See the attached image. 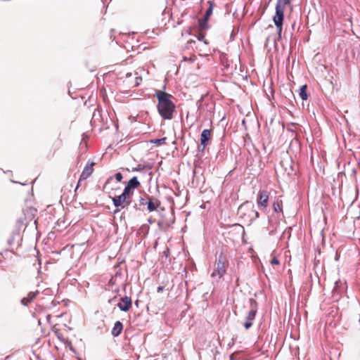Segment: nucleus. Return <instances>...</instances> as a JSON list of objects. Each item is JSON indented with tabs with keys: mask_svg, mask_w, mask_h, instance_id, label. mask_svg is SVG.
<instances>
[{
	"mask_svg": "<svg viewBox=\"0 0 360 360\" xmlns=\"http://www.w3.org/2000/svg\"><path fill=\"white\" fill-rule=\"evenodd\" d=\"M155 96L158 98L157 109L163 120H170L174 117L176 105L172 100L173 96L162 90H156Z\"/></svg>",
	"mask_w": 360,
	"mask_h": 360,
	"instance_id": "1",
	"label": "nucleus"
},
{
	"mask_svg": "<svg viewBox=\"0 0 360 360\" xmlns=\"http://www.w3.org/2000/svg\"><path fill=\"white\" fill-rule=\"evenodd\" d=\"M290 0H277L275 8V15L273 16L272 20L276 27L278 39H281L282 38L285 7L286 6H290Z\"/></svg>",
	"mask_w": 360,
	"mask_h": 360,
	"instance_id": "2",
	"label": "nucleus"
},
{
	"mask_svg": "<svg viewBox=\"0 0 360 360\" xmlns=\"http://www.w3.org/2000/svg\"><path fill=\"white\" fill-rule=\"evenodd\" d=\"M228 262L226 255L223 252H221L216 259L215 269L211 274L212 277L219 276V278H222L226 272V263Z\"/></svg>",
	"mask_w": 360,
	"mask_h": 360,
	"instance_id": "3",
	"label": "nucleus"
},
{
	"mask_svg": "<svg viewBox=\"0 0 360 360\" xmlns=\"http://www.w3.org/2000/svg\"><path fill=\"white\" fill-rule=\"evenodd\" d=\"M250 303L252 309L249 311L246 317L245 321L244 322V328L246 330L250 329L253 325V321L255 319L257 314V302L255 300L250 298Z\"/></svg>",
	"mask_w": 360,
	"mask_h": 360,
	"instance_id": "4",
	"label": "nucleus"
},
{
	"mask_svg": "<svg viewBox=\"0 0 360 360\" xmlns=\"http://www.w3.org/2000/svg\"><path fill=\"white\" fill-rule=\"evenodd\" d=\"M94 165H95V162H94L89 161L87 162V164L84 167V168L80 175V177L79 179V181H78L77 184L75 188V191H77V189L79 188V184L82 181L86 180L91 175V174L94 172Z\"/></svg>",
	"mask_w": 360,
	"mask_h": 360,
	"instance_id": "5",
	"label": "nucleus"
},
{
	"mask_svg": "<svg viewBox=\"0 0 360 360\" xmlns=\"http://www.w3.org/2000/svg\"><path fill=\"white\" fill-rule=\"evenodd\" d=\"M269 192L266 190H260L257 195V202L259 207L266 208L269 202Z\"/></svg>",
	"mask_w": 360,
	"mask_h": 360,
	"instance_id": "6",
	"label": "nucleus"
},
{
	"mask_svg": "<svg viewBox=\"0 0 360 360\" xmlns=\"http://www.w3.org/2000/svg\"><path fill=\"white\" fill-rule=\"evenodd\" d=\"M161 202L156 198L152 195H148V201H147V210L151 212L153 211L158 210L160 208L163 210V208L160 207Z\"/></svg>",
	"mask_w": 360,
	"mask_h": 360,
	"instance_id": "7",
	"label": "nucleus"
},
{
	"mask_svg": "<svg viewBox=\"0 0 360 360\" xmlns=\"http://www.w3.org/2000/svg\"><path fill=\"white\" fill-rule=\"evenodd\" d=\"M117 306L120 311L124 312L128 311L132 306L131 297L129 296H124L121 297L120 302L117 304Z\"/></svg>",
	"mask_w": 360,
	"mask_h": 360,
	"instance_id": "8",
	"label": "nucleus"
},
{
	"mask_svg": "<svg viewBox=\"0 0 360 360\" xmlns=\"http://www.w3.org/2000/svg\"><path fill=\"white\" fill-rule=\"evenodd\" d=\"M21 241V234L18 233V232L12 231L11 236L7 240V243L11 247L15 246V248H18L20 245Z\"/></svg>",
	"mask_w": 360,
	"mask_h": 360,
	"instance_id": "9",
	"label": "nucleus"
},
{
	"mask_svg": "<svg viewBox=\"0 0 360 360\" xmlns=\"http://www.w3.org/2000/svg\"><path fill=\"white\" fill-rule=\"evenodd\" d=\"M127 200V198L123 195L122 193L119 195H115L112 198L113 205L117 208L115 213L120 211L121 209L124 208V202Z\"/></svg>",
	"mask_w": 360,
	"mask_h": 360,
	"instance_id": "10",
	"label": "nucleus"
},
{
	"mask_svg": "<svg viewBox=\"0 0 360 360\" xmlns=\"http://www.w3.org/2000/svg\"><path fill=\"white\" fill-rule=\"evenodd\" d=\"M212 136V129H205L202 130L200 134V143L203 146H207L210 143Z\"/></svg>",
	"mask_w": 360,
	"mask_h": 360,
	"instance_id": "11",
	"label": "nucleus"
},
{
	"mask_svg": "<svg viewBox=\"0 0 360 360\" xmlns=\"http://www.w3.org/2000/svg\"><path fill=\"white\" fill-rule=\"evenodd\" d=\"M39 294V291L37 290L35 292H30L27 293L26 297H22L20 300V303L22 305L27 307L30 303H31L37 295Z\"/></svg>",
	"mask_w": 360,
	"mask_h": 360,
	"instance_id": "12",
	"label": "nucleus"
},
{
	"mask_svg": "<svg viewBox=\"0 0 360 360\" xmlns=\"http://www.w3.org/2000/svg\"><path fill=\"white\" fill-rule=\"evenodd\" d=\"M123 330V324L120 321H117L112 329L111 333L113 337L119 336Z\"/></svg>",
	"mask_w": 360,
	"mask_h": 360,
	"instance_id": "13",
	"label": "nucleus"
},
{
	"mask_svg": "<svg viewBox=\"0 0 360 360\" xmlns=\"http://www.w3.org/2000/svg\"><path fill=\"white\" fill-rule=\"evenodd\" d=\"M126 186L133 191L141 186L140 181L138 180L137 176H133L129 181L127 183Z\"/></svg>",
	"mask_w": 360,
	"mask_h": 360,
	"instance_id": "14",
	"label": "nucleus"
},
{
	"mask_svg": "<svg viewBox=\"0 0 360 360\" xmlns=\"http://www.w3.org/2000/svg\"><path fill=\"white\" fill-rule=\"evenodd\" d=\"M25 218H19L16 220L15 229L13 231V232H18V233L21 234V231L23 229L25 226Z\"/></svg>",
	"mask_w": 360,
	"mask_h": 360,
	"instance_id": "15",
	"label": "nucleus"
},
{
	"mask_svg": "<svg viewBox=\"0 0 360 360\" xmlns=\"http://www.w3.org/2000/svg\"><path fill=\"white\" fill-rule=\"evenodd\" d=\"M307 85H302L299 89V96L302 98V101H306L308 98V94L307 92Z\"/></svg>",
	"mask_w": 360,
	"mask_h": 360,
	"instance_id": "16",
	"label": "nucleus"
},
{
	"mask_svg": "<svg viewBox=\"0 0 360 360\" xmlns=\"http://www.w3.org/2000/svg\"><path fill=\"white\" fill-rule=\"evenodd\" d=\"M273 209L274 212H283V202L282 200H276L273 203Z\"/></svg>",
	"mask_w": 360,
	"mask_h": 360,
	"instance_id": "17",
	"label": "nucleus"
},
{
	"mask_svg": "<svg viewBox=\"0 0 360 360\" xmlns=\"http://www.w3.org/2000/svg\"><path fill=\"white\" fill-rule=\"evenodd\" d=\"M167 140V137H163L161 139H153L150 141V143L156 144L158 146H162L165 143Z\"/></svg>",
	"mask_w": 360,
	"mask_h": 360,
	"instance_id": "18",
	"label": "nucleus"
},
{
	"mask_svg": "<svg viewBox=\"0 0 360 360\" xmlns=\"http://www.w3.org/2000/svg\"><path fill=\"white\" fill-rule=\"evenodd\" d=\"M207 4H209V7L206 10V11L205 13V15H207V16L210 18V16H211V15L212 14V12H213L214 3L212 1H208Z\"/></svg>",
	"mask_w": 360,
	"mask_h": 360,
	"instance_id": "19",
	"label": "nucleus"
},
{
	"mask_svg": "<svg viewBox=\"0 0 360 360\" xmlns=\"http://www.w3.org/2000/svg\"><path fill=\"white\" fill-rule=\"evenodd\" d=\"M122 194L123 195H124L126 198L132 197V195L134 194V191L132 189L129 188V187H127V186H125Z\"/></svg>",
	"mask_w": 360,
	"mask_h": 360,
	"instance_id": "20",
	"label": "nucleus"
},
{
	"mask_svg": "<svg viewBox=\"0 0 360 360\" xmlns=\"http://www.w3.org/2000/svg\"><path fill=\"white\" fill-rule=\"evenodd\" d=\"M158 227L161 230L166 231L169 227V224L168 222H165L163 221H159L158 222Z\"/></svg>",
	"mask_w": 360,
	"mask_h": 360,
	"instance_id": "21",
	"label": "nucleus"
},
{
	"mask_svg": "<svg viewBox=\"0 0 360 360\" xmlns=\"http://www.w3.org/2000/svg\"><path fill=\"white\" fill-rule=\"evenodd\" d=\"M198 27L200 30H207L209 27L208 23L202 19L198 21Z\"/></svg>",
	"mask_w": 360,
	"mask_h": 360,
	"instance_id": "22",
	"label": "nucleus"
},
{
	"mask_svg": "<svg viewBox=\"0 0 360 360\" xmlns=\"http://www.w3.org/2000/svg\"><path fill=\"white\" fill-rule=\"evenodd\" d=\"M292 146H295L298 150H300V143L298 139H294L291 141L289 148L291 149Z\"/></svg>",
	"mask_w": 360,
	"mask_h": 360,
	"instance_id": "23",
	"label": "nucleus"
},
{
	"mask_svg": "<svg viewBox=\"0 0 360 360\" xmlns=\"http://www.w3.org/2000/svg\"><path fill=\"white\" fill-rule=\"evenodd\" d=\"M65 347H68V349L72 352L74 354H76L77 352H76V349H75V347L72 346V342L70 340H69L68 339L67 340H65V342L64 343Z\"/></svg>",
	"mask_w": 360,
	"mask_h": 360,
	"instance_id": "24",
	"label": "nucleus"
},
{
	"mask_svg": "<svg viewBox=\"0 0 360 360\" xmlns=\"http://www.w3.org/2000/svg\"><path fill=\"white\" fill-rule=\"evenodd\" d=\"M146 167L145 165L139 164L137 165V167H133L131 171L132 172H141V171L144 170L146 169Z\"/></svg>",
	"mask_w": 360,
	"mask_h": 360,
	"instance_id": "25",
	"label": "nucleus"
},
{
	"mask_svg": "<svg viewBox=\"0 0 360 360\" xmlns=\"http://www.w3.org/2000/svg\"><path fill=\"white\" fill-rule=\"evenodd\" d=\"M146 197H148V195L146 194ZM139 205H147V201H148V198H145L142 196H141L139 198Z\"/></svg>",
	"mask_w": 360,
	"mask_h": 360,
	"instance_id": "26",
	"label": "nucleus"
},
{
	"mask_svg": "<svg viewBox=\"0 0 360 360\" xmlns=\"http://www.w3.org/2000/svg\"><path fill=\"white\" fill-rule=\"evenodd\" d=\"M56 336H57L58 339L60 342H63V343H65V340H68V339L65 338L63 337V334H62V333H60L56 332Z\"/></svg>",
	"mask_w": 360,
	"mask_h": 360,
	"instance_id": "27",
	"label": "nucleus"
},
{
	"mask_svg": "<svg viewBox=\"0 0 360 360\" xmlns=\"http://www.w3.org/2000/svg\"><path fill=\"white\" fill-rule=\"evenodd\" d=\"M115 178L117 180V181L120 182L123 179V176L121 172H117L115 174Z\"/></svg>",
	"mask_w": 360,
	"mask_h": 360,
	"instance_id": "28",
	"label": "nucleus"
},
{
	"mask_svg": "<svg viewBox=\"0 0 360 360\" xmlns=\"http://www.w3.org/2000/svg\"><path fill=\"white\" fill-rule=\"evenodd\" d=\"M206 147H207V146H203L202 143H200V144H198V147H197L198 152H199V153L204 152Z\"/></svg>",
	"mask_w": 360,
	"mask_h": 360,
	"instance_id": "29",
	"label": "nucleus"
},
{
	"mask_svg": "<svg viewBox=\"0 0 360 360\" xmlns=\"http://www.w3.org/2000/svg\"><path fill=\"white\" fill-rule=\"evenodd\" d=\"M183 60H184V61H188V62H190L191 63H193V62L195 61V56H193V57L188 58V57H186V56H184V57L183 58Z\"/></svg>",
	"mask_w": 360,
	"mask_h": 360,
	"instance_id": "30",
	"label": "nucleus"
},
{
	"mask_svg": "<svg viewBox=\"0 0 360 360\" xmlns=\"http://www.w3.org/2000/svg\"><path fill=\"white\" fill-rule=\"evenodd\" d=\"M131 202H132L131 197H127V200L124 202V208L127 207V206H129V205H131Z\"/></svg>",
	"mask_w": 360,
	"mask_h": 360,
	"instance_id": "31",
	"label": "nucleus"
},
{
	"mask_svg": "<svg viewBox=\"0 0 360 360\" xmlns=\"http://www.w3.org/2000/svg\"><path fill=\"white\" fill-rule=\"evenodd\" d=\"M252 212H254L255 217H254V218H252V219H250V224H251V223H252V221H253L255 219H257V218H259V212H258V211H257V210H253Z\"/></svg>",
	"mask_w": 360,
	"mask_h": 360,
	"instance_id": "32",
	"label": "nucleus"
},
{
	"mask_svg": "<svg viewBox=\"0 0 360 360\" xmlns=\"http://www.w3.org/2000/svg\"><path fill=\"white\" fill-rule=\"evenodd\" d=\"M333 294H334V295H335V293H338V294H340V291H339V290H338V281H336V282L335 283V287H334V288H333Z\"/></svg>",
	"mask_w": 360,
	"mask_h": 360,
	"instance_id": "33",
	"label": "nucleus"
},
{
	"mask_svg": "<svg viewBox=\"0 0 360 360\" xmlns=\"http://www.w3.org/2000/svg\"><path fill=\"white\" fill-rule=\"evenodd\" d=\"M279 260L276 257H274L271 260V264L272 265H278L279 264Z\"/></svg>",
	"mask_w": 360,
	"mask_h": 360,
	"instance_id": "34",
	"label": "nucleus"
},
{
	"mask_svg": "<svg viewBox=\"0 0 360 360\" xmlns=\"http://www.w3.org/2000/svg\"><path fill=\"white\" fill-rule=\"evenodd\" d=\"M295 27H296V20H294L291 25V30H292V32H290V37H292V35H293V31L295 30Z\"/></svg>",
	"mask_w": 360,
	"mask_h": 360,
	"instance_id": "35",
	"label": "nucleus"
},
{
	"mask_svg": "<svg viewBox=\"0 0 360 360\" xmlns=\"http://www.w3.org/2000/svg\"><path fill=\"white\" fill-rule=\"evenodd\" d=\"M204 38H205V34L203 33H200L197 37V39L199 41H202L204 39Z\"/></svg>",
	"mask_w": 360,
	"mask_h": 360,
	"instance_id": "36",
	"label": "nucleus"
},
{
	"mask_svg": "<svg viewBox=\"0 0 360 360\" xmlns=\"http://www.w3.org/2000/svg\"><path fill=\"white\" fill-rule=\"evenodd\" d=\"M195 40H193V39L189 40V41L187 42L186 48H187V49H189V48H190V46H191L192 44H195Z\"/></svg>",
	"mask_w": 360,
	"mask_h": 360,
	"instance_id": "37",
	"label": "nucleus"
},
{
	"mask_svg": "<svg viewBox=\"0 0 360 360\" xmlns=\"http://www.w3.org/2000/svg\"><path fill=\"white\" fill-rule=\"evenodd\" d=\"M116 299H117V296H114L112 298L109 299L108 302L109 304H112L115 302Z\"/></svg>",
	"mask_w": 360,
	"mask_h": 360,
	"instance_id": "38",
	"label": "nucleus"
},
{
	"mask_svg": "<svg viewBox=\"0 0 360 360\" xmlns=\"http://www.w3.org/2000/svg\"><path fill=\"white\" fill-rule=\"evenodd\" d=\"M276 231V228L274 227V229L269 231V234L270 236H274V235H275Z\"/></svg>",
	"mask_w": 360,
	"mask_h": 360,
	"instance_id": "39",
	"label": "nucleus"
},
{
	"mask_svg": "<svg viewBox=\"0 0 360 360\" xmlns=\"http://www.w3.org/2000/svg\"><path fill=\"white\" fill-rule=\"evenodd\" d=\"M164 288H165L164 286L160 285L157 288V292H162L164 290Z\"/></svg>",
	"mask_w": 360,
	"mask_h": 360,
	"instance_id": "40",
	"label": "nucleus"
},
{
	"mask_svg": "<svg viewBox=\"0 0 360 360\" xmlns=\"http://www.w3.org/2000/svg\"><path fill=\"white\" fill-rule=\"evenodd\" d=\"M209 19H210V17L207 16V15H205L203 16V18H202V20L207 22L208 23V21H209Z\"/></svg>",
	"mask_w": 360,
	"mask_h": 360,
	"instance_id": "41",
	"label": "nucleus"
},
{
	"mask_svg": "<svg viewBox=\"0 0 360 360\" xmlns=\"http://www.w3.org/2000/svg\"><path fill=\"white\" fill-rule=\"evenodd\" d=\"M250 204L248 201H246L245 203L242 204L239 207L238 210L242 209L245 205Z\"/></svg>",
	"mask_w": 360,
	"mask_h": 360,
	"instance_id": "42",
	"label": "nucleus"
},
{
	"mask_svg": "<svg viewBox=\"0 0 360 360\" xmlns=\"http://www.w3.org/2000/svg\"><path fill=\"white\" fill-rule=\"evenodd\" d=\"M148 221L150 223V224H153L154 222V221L151 219V218H149L148 219Z\"/></svg>",
	"mask_w": 360,
	"mask_h": 360,
	"instance_id": "43",
	"label": "nucleus"
},
{
	"mask_svg": "<svg viewBox=\"0 0 360 360\" xmlns=\"http://www.w3.org/2000/svg\"><path fill=\"white\" fill-rule=\"evenodd\" d=\"M133 207H134L135 210H137V209H138V208H137V204H136V203H134V204L133 205Z\"/></svg>",
	"mask_w": 360,
	"mask_h": 360,
	"instance_id": "44",
	"label": "nucleus"
},
{
	"mask_svg": "<svg viewBox=\"0 0 360 360\" xmlns=\"http://www.w3.org/2000/svg\"><path fill=\"white\" fill-rule=\"evenodd\" d=\"M139 79L141 80V77H136V82H139Z\"/></svg>",
	"mask_w": 360,
	"mask_h": 360,
	"instance_id": "45",
	"label": "nucleus"
},
{
	"mask_svg": "<svg viewBox=\"0 0 360 360\" xmlns=\"http://www.w3.org/2000/svg\"><path fill=\"white\" fill-rule=\"evenodd\" d=\"M135 304H136L137 307L139 306V300H138L135 302Z\"/></svg>",
	"mask_w": 360,
	"mask_h": 360,
	"instance_id": "46",
	"label": "nucleus"
},
{
	"mask_svg": "<svg viewBox=\"0 0 360 360\" xmlns=\"http://www.w3.org/2000/svg\"><path fill=\"white\" fill-rule=\"evenodd\" d=\"M112 177H110L109 179H108L107 182H109V181H110V180H111V179H112Z\"/></svg>",
	"mask_w": 360,
	"mask_h": 360,
	"instance_id": "47",
	"label": "nucleus"
},
{
	"mask_svg": "<svg viewBox=\"0 0 360 360\" xmlns=\"http://www.w3.org/2000/svg\"><path fill=\"white\" fill-rule=\"evenodd\" d=\"M50 317H51V316H50V315H48V316H47V319H50Z\"/></svg>",
	"mask_w": 360,
	"mask_h": 360,
	"instance_id": "48",
	"label": "nucleus"
},
{
	"mask_svg": "<svg viewBox=\"0 0 360 360\" xmlns=\"http://www.w3.org/2000/svg\"><path fill=\"white\" fill-rule=\"evenodd\" d=\"M13 183H18L17 181H11ZM19 184H20V182H18Z\"/></svg>",
	"mask_w": 360,
	"mask_h": 360,
	"instance_id": "49",
	"label": "nucleus"
},
{
	"mask_svg": "<svg viewBox=\"0 0 360 360\" xmlns=\"http://www.w3.org/2000/svg\"><path fill=\"white\" fill-rule=\"evenodd\" d=\"M335 259H336L337 260L338 259V255H336Z\"/></svg>",
	"mask_w": 360,
	"mask_h": 360,
	"instance_id": "50",
	"label": "nucleus"
}]
</instances>
